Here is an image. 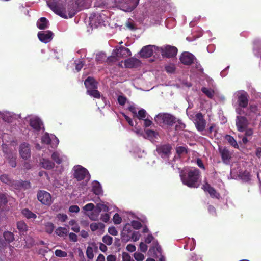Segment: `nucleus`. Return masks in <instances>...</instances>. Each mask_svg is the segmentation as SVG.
Returning <instances> with one entry per match:
<instances>
[{"label":"nucleus","instance_id":"nucleus-1","mask_svg":"<svg viewBox=\"0 0 261 261\" xmlns=\"http://www.w3.org/2000/svg\"><path fill=\"white\" fill-rule=\"evenodd\" d=\"M180 179L184 185L188 187L197 188L200 184V171L197 168L190 169L187 172L181 171L179 173Z\"/></svg>","mask_w":261,"mask_h":261},{"label":"nucleus","instance_id":"nucleus-2","mask_svg":"<svg viewBox=\"0 0 261 261\" xmlns=\"http://www.w3.org/2000/svg\"><path fill=\"white\" fill-rule=\"evenodd\" d=\"M73 176L77 181L85 179L88 182L90 179V174L88 170L80 165H75L72 169Z\"/></svg>","mask_w":261,"mask_h":261},{"label":"nucleus","instance_id":"nucleus-3","mask_svg":"<svg viewBox=\"0 0 261 261\" xmlns=\"http://www.w3.org/2000/svg\"><path fill=\"white\" fill-rule=\"evenodd\" d=\"M172 147L170 144H160L156 146V151L163 159H169L172 153Z\"/></svg>","mask_w":261,"mask_h":261},{"label":"nucleus","instance_id":"nucleus-4","mask_svg":"<svg viewBox=\"0 0 261 261\" xmlns=\"http://www.w3.org/2000/svg\"><path fill=\"white\" fill-rule=\"evenodd\" d=\"M158 119L161 120L160 123L168 126H172L177 122V118L169 113L159 114L156 116Z\"/></svg>","mask_w":261,"mask_h":261},{"label":"nucleus","instance_id":"nucleus-5","mask_svg":"<svg viewBox=\"0 0 261 261\" xmlns=\"http://www.w3.org/2000/svg\"><path fill=\"white\" fill-rule=\"evenodd\" d=\"M48 6L55 14L62 18H68L66 7L63 4H57V3L53 2L49 4Z\"/></svg>","mask_w":261,"mask_h":261},{"label":"nucleus","instance_id":"nucleus-6","mask_svg":"<svg viewBox=\"0 0 261 261\" xmlns=\"http://www.w3.org/2000/svg\"><path fill=\"white\" fill-rule=\"evenodd\" d=\"M160 50L163 57L173 58L176 56L178 50L176 46L166 45L161 47Z\"/></svg>","mask_w":261,"mask_h":261},{"label":"nucleus","instance_id":"nucleus-7","mask_svg":"<svg viewBox=\"0 0 261 261\" xmlns=\"http://www.w3.org/2000/svg\"><path fill=\"white\" fill-rule=\"evenodd\" d=\"M235 124L239 132H244L245 128L248 127L249 122L244 116H237L236 118Z\"/></svg>","mask_w":261,"mask_h":261},{"label":"nucleus","instance_id":"nucleus-8","mask_svg":"<svg viewBox=\"0 0 261 261\" xmlns=\"http://www.w3.org/2000/svg\"><path fill=\"white\" fill-rule=\"evenodd\" d=\"M37 197L39 201L42 204L45 205H50L52 203V197L48 192L40 190L37 193Z\"/></svg>","mask_w":261,"mask_h":261},{"label":"nucleus","instance_id":"nucleus-9","mask_svg":"<svg viewBox=\"0 0 261 261\" xmlns=\"http://www.w3.org/2000/svg\"><path fill=\"white\" fill-rule=\"evenodd\" d=\"M194 121L197 129L199 132H203L205 128L206 122L202 114L200 112L197 113L195 115Z\"/></svg>","mask_w":261,"mask_h":261},{"label":"nucleus","instance_id":"nucleus-10","mask_svg":"<svg viewBox=\"0 0 261 261\" xmlns=\"http://www.w3.org/2000/svg\"><path fill=\"white\" fill-rule=\"evenodd\" d=\"M237 103L243 108H247L249 104V96L246 92H239L237 95Z\"/></svg>","mask_w":261,"mask_h":261},{"label":"nucleus","instance_id":"nucleus-11","mask_svg":"<svg viewBox=\"0 0 261 261\" xmlns=\"http://www.w3.org/2000/svg\"><path fill=\"white\" fill-rule=\"evenodd\" d=\"M194 55L188 52L182 53L179 57L181 63L185 65H191L194 62Z\"/></svg>","mask_w":261,"mask_h":261},{"label":"nucleus","instance_id":"nucleus-12","mask_svg":"<svg viewBox=\"0 0 261 261\" xmlns=\"http://www.w3.org/2000/svg\"><path fill=\"white\" fill-rule=\"evenodd\" d=\"M53 35L51 31H41L38 33V38L41 42L48 43L52 40Z\"/></svg>","mask_w":261,"mask_h":261},{"label":"nucleus","instance_id":"nucleus-13","mask_svg":"<svg viewBox=\"0 0 261 261\" xmlns=\"http://www.w3.org/2000/svg\"><path fill=\"white\" fill-rule=\"evenodd\" d=\"M219 152L221 154V159L225 164H228L232 158V153L227 148L219 147Z\"/></svg>","mask_w":261,"mask_h":261},{"label":"nucleus","instance_id":"nucleus-14","mask_svg":"<svg viewBox=\"0 0 261 261\" xmlns=\"http://www.w3.org/2000/svg\"><path fill=\"white\" fill-rule=\"evenodd\" d=\"M19 153L22 158L24 160H27L31 156L30 145L25 143L20 144L19 146Z\"/></svg>","mask_w":261,"mask_h":261},{"label":"nucleus","instance_id":"nucleus-15","mask_svg":"<svg viewBox=\"0 0 261 261\" xmlns=\"http://www.w3.org/2000/svg\"><path fill=\"white\" fill-rule=\"evenodd\" d=\"M202 189H203L204 192H208L212 198L219 199L220 196V194L216 191V190L211 187V185L207 182L202 185Z\"/></svg>","mask_w":261,"mask_h":261},{"label":"nucleus","instance_id":"nucleus-16","mask_svg":"<svg viewBox=\"0 0 261 261\" xmlns=\"http://www.w3.org/2000/svg\"><path fill=\"white\" fill-rule=\"evenodd\" d=\"M155 46L149 45L142 47L140 51V56L141 57L149 58L152 56L153 51V47Z\"/></svg>","mask_w":261,"mask_h":261},{"label":"nucleus","instance_id":"nucleus-17","mask_svg":"<svg viewBox=\"0 0 261 261\" xmlns=\"http://www.w3.org/2000/svg\"><path fill=\"white\" fill-rule=\"evenodd\" d=\"M84 85L87 89V93H88L89 91L90 90L97 89V82L92 77L89 76L87 77L84 82Z\"/></svg>","mask_w":261,"mask_h":261},{"label":"nucleus","instance_id":"nucleus-18","mask_svg":"<svg viewBox=\"0 0 261 261\" xmlns=\"http://www.w3.org/2000/svg\"><path fill=\"white\" fill-rule=\"evenodd\" d=\"M141 64V61L136 58H129L124 61V65L126 68H133L138 66Z\"/></svg>","mask_w":261,"mask_h":261},{"label":"nucleus","instance_id":"nucleus-19","mask_svg":"<svg viewBox=\"0 0 261 261\" xmlns=\"http://www.w3.org/2000/svg\"><path fill=\"white\" fill-rule=\"evenodd\" d=\"M116 55L117 57H127L132 55L131 51L128 48L124 46H120L119 49L116 51Z\"/></svg>","mask_w":261,"mask_h":261},{"label":"nucleus","instance_id":"nucleus-20","mask_svg":"<svg viewBox=\"0 0 261 261\" xmlns=\"http://www.w3.org/2000/svg\"><path fill=\"white\" fill-rule=\"evenodd\" d=\"M30 124L31 127L38 132L41 128L42 122L38 118H33L31 119Z\"/></svg>","mask_w":261,"mask_h":261},{"label":"nucleus","instance_id":"nucleus-21","mask_svg":"<svg viewBox=\"0 0 261 261\" xmlns=\"http://www.w3.org/2000/svg\"><path fill=\"white\" fill-rule=\"evenodd\" d=\"M48 21L45 17H41L37 22V27L40 30H44L47 28Z\"/></svg>","mask_w":261,"mask_h":261},{"label":"nucleus","instance_id":"nucleus-22","mask_svg":"<svg viewBox=\"0 0 261 261\" xmlns=\"http://www.w3.org/2000/svg\"><path fill=\"white\" fill-rule=\"evenodd\" d=\"M0 180L3 183L11 186H16L15 181L10 179L7 175H2L0 177Z\"/></svg>","mask_w":261,"mask_h":261},{"label":"nucleus","instance_id":"nucleus-23","mask_svg":"<svg viewBox=\"0 0 261 261\" xmlns=\"http://www.w3.org/2000/svg\"><path fill=\"white\" fill-rule=\"evenodd\" d=\"M92 191L96 195H99L102 192V188L99 181H94L92 184Z\"/></svg>","mask_w":261,"mask_h":261},{"label":"nucleus","instance_id":"nucleus-24","mask_svg":"<svg viewBox=\"0 0 261 261\" xmlns=\"http://www.w3.org/2000/svg\"><path fill=\"white\" fill-rule=\"evenodd\" d=\"M21 213L23 216L27 218L28 219H35L37 218V215L35 213L32 212L28 208H23L21 211Z\"/></svg>","mask_w":261,"mask_h":261},{"label":"nucleus","instance_id":"nucleus-25","mask_svg":"<svg viewBox=\"0 0 261 261\" xmlns=\"http://www.w3.org/2000/svg\"><path fill=\"white\" fill-rule=\"evenodd\" d=\"M69 232V228L59 227L55 230L57 235L60 237H64L68 234Z\"/></svg>","mask_w":261,"mask_h":261},{"label":"nucleus","instance_id":"nucleus-26","mask_svg":"<svg viewBox=\"0 0 261 261\" xmlns=\"http://www.w3.org/2000/svg\"><path fill=\"white\" fill-rule=\"evenodd\" d=\"M17 227L19 231L21 233L26 232L28 230V226L24 221H17Z\"/></svg>","mask_w":261,"mask_h":261},{"label":"nucleus","instance_id":"nucleus-27","mask_svg":"<svg viewBox=\"0 0 261 261\" xmlns=\"http://www.w3.org/2000/svg\"><path fill=\"white\" fill-rule=\"evenodd\" d=\"M224 138L228 142V143L231 145L234 148H239V146L233 137L227 135L224 137Z\"/></svg>","mask_w":261,"mask_h":261},{"label":"nucleus","instance_id":"nucleus-28","mask_svg":"<svg viewBox=\"0 0 261 261\" xmlns=\"http://www.w3.org/2000/svg\"><path fill=\"white\" fill-rule=\"evenodd\" d=\"M41 164L42 167L47 169H52L55 166V164L52 161L46 159H43Z\"/></svg>","mask_w":261,"mask_h":261},{"label":"nucleus","instance_id":"nucleus-29","mask_svg":"<svg viewBox=\"0 0 261 261\" xmlns=\"http://www.w3.org/2000/svg\"><path fill=\"white\" fill-rule=\"evenodd\" d=\"M145 133L149 139H154L159 136L158 132L153 129H146L145 130Z\"/></svg>","mask_w":261,"mask_h":261},{"label":"nucleus","instance_id":"nucleus-30","mask_svg":"<svg viewBox=\"0 0 261 261\" xmlns=\"http://www.w3.org/2000/svg\"><path fill=\"white\" fill-rule=\"evenodd\" d=\"M3 237L8 243L12 242L14 240V237L13 232L11 231H4L3 232Z\"/></svg>","mask_w":261,"mask_h":261},{"label":"nucleus","instance_id":"nucleus-31","mask_svg":"<svg viewBox=\"0 0 261 261\" xmlns=\"http://www.w3.org/2000/svg\"><path fill=\"white\" fill-rule=\"evenodd\" d=\"M15 184H16L15 187H16V186H17L18 188L22 187V188H24L25 189H29L31 187V184H30V181H23V180L17 181H16Z\"/></svg>","mask_w":261,"mask_h":261},{"label":"nucleus","instance_id":"nucleus-32","mask_svg":"<svg viewBox=\"0 0 261 261\" xmlns=\"http://www.w3.org/2000/svg\"><path fill=\"white\" fill-rule=\"evenodd\" d=\"M7 195L6 193H0V208L4 207L8 203Z\"/></svg>","mask_w":261,"mask_h":261},{"label":"nucleus","instance_id":"nucleus-33","mask_svg":"<svg viewBox=\"0 0 261 261\" xmlns=\"http://www.w3.org/2000/svg\"><path fill=\"white\" fill-rule=\"evenodd\" d=\"M68 13L69 18L73 17L76 13V6L74 5L73 3H72L71 4L68 5Z\"/></svg>","mask_w":261,"mask_h":261},{"label":"nucleus","instance_id":"nucleus-34","mask_svg":"<svg viewBox=\"0 0 261 261\" xmlns=\"http://www.w3.org/2000/svg\"><path fill=\"white\" fill-rule=\"evenodd\" d=\"M7 157L9 158V163L10 164V166L14 168L17 165L16 163V157L14 154L11 153V154H7Z\"/></svg>","mask_w":261,"mask_h":261},{"label":"nucleus","instance_id":"nucleus-35","mask_svg":"<svg viewBox=\"0 0 261 261\" xmlns=\"http://www.w3.org/2000/svg\"><path fill=\"white\" fill-rule=\"evenodd\" d=\"M201 91L208 98H212L214 96L215 92L211 89H207L205 87H203Z\"/></svg>","mask_w":261,"mask_h":261},{"label":"nucleus","instance_id":"nucleus-36","mask_svg":"<svg viewBox=\"0 0 261 261\" xmlns=\"http://www.w3.org/2000/svg\"><path fill=\"white\" fill-rule=\"evenodd\" d=\"M104 226L105 225L102 223H92L90 225V228L92 231H95L99 228H103Z\"/></svg>","mask_w":261,"mask_h":261},{"label":"nucleus","instance_id":"nucleus-37","mask_svg":"<svg viewBox=\"0 0 261 261\" xmlns=\"http://www.w3.org/2000/svg\"><path fill=\"white\" fill-rule=\"evenodd\" d=\"M147 113L146 110L144 109H141L139 110L136 117L138 118L139 120H144V119L147 116Z\"/></svg>","mask_w":261,"mask_h":261},{"label":"nucleus","instance_id":"nucleus-38","mask_svg":"<svg viewBox=\"0 0 261 261\" xmlns=\"http://www.w3.org/2000/svg\"><path fill=\"white\" fill-rule=\"evenodd\" d=\"M176 153L178 155L181 156L183 154L188 153V148L186 147H182V146H179L176 147Z\"/></svg>","mask_w":261,"mask_h":261},{"label":"nucleus","instance_id":"nucleus-39","mask_svg":"<svg viewBox=\"0 0 261 261\" xmlns=\"http://www.w3.org/2000/svg\"><path fill=\"white\" fill-rule=\"evenodd\" d=\"M86 255L87 258L89 259H93V248L92 246H88L86 250Z\"/></svg>","mask_w":261,"mask_h":261},{"label":"nucleus","instance_id":"nucleus-40","mask_svg":"<svg viewBox=\"0 0 261 261\" xmlns=\"http://www.w3.org/2000/svg\"><path fill=\"white\" fill-rule=\"evenodd\" d=\"M245 108L241 107V106L238 105V107L235 109V111L239 114V116H242V115H244V116H249V114L245 111L244 109Z\"/></svg>","mask_w":261,"mask_h":261},{"label":"nucleus","instance_id":"nucleus-41","mask_svg":"<svg viewBox=\"0 0 261 261\" xmlns=\"http://www.w3.org/2000/svg\"><path fill=\"white\" fill-rule=\"evenodd\" d=\"M90 96H92L94 98H100V93L97 89H93L89 91L88 93Z\"/></svg>","mask_w":261,"mask_h":261},{"label":"nucleus","instance_id":"nucleus-42","mask_svg":"<svg viewBox=\"0 0 261 261\" xmlns=\"http://www.w3.org/2000/svg\"><path fill=\"white\" fill-rule=\"evenodd\" d=\"M51 158L57 164H60L62 162V160L60 158L58 152H53L51 154Z\"/></svg>","mask_w":261,"mask_h":261},{"label":"nucleus","instance_id":"nucleus-43","mask_svg":"<svg viewBox=\"0 0 261 261\" xmlns=\"http://www.w3.org/2000/svg\"><path fill=\"white\" fill-rule=\"evenodd\" d=\"M102 242L108 245H110L113 243V238L109 235L103 236L102 237Z\"/></svg>","mask_w":261,"mask_h":261},{"label":"nucleus","instance_id":"nucleus-44","mask_svg":"<svg viewBox=\"0 0 261 261\" xmlns=\"http://www.w3.org/2000/svg\"><path fill=\"white\" fill-rule=\"evenodd\" d=\"M176 68L173 64L165 66V71L167 73H173L175 71Z\"/></svg>","mask_w":261,"mask_h":261},{"label":"nucleus","instance_id":"nucleus-45","mask_svg":"<svg viewBox=\"0 0 261 261\" xmlns=\"http://www.w3.org/2000/svg\"><path fill=\"white\" fill-rule=\"evenodd\" d=\"M54 228V225L52 223H48L45 225V231L49 233H51Z\"/></svg>","mask_w":261,"mask_h":261},{"label":"nucleus","instance_id":"nucleus-46","mask_svg":"<svg viewBox=\"0 0 261 261\" xmlns=\"http://www.w3.org/2000/svg\"><path fill=\"white\" fill-rule=\"evenodd\" d=\"M51 141L48 133H45L42 137V142L46 144H50Z\"/></svg>","mask_w":261,"mask_h":261},{"label":"nucleus","instance_id":"nucleus-47","mask_svg":"<svg viewBox=\"0 0 261 261\" xmlns=\"http://www.w3.org/2000/svg\"><path fill=\"white\" fill-rule=\"evenodd\" d=\"M131 225L136 229H139L142 227V223L137 220H133L131 222Z\"/></svg>","mask_w":261,"mask_h":261},{"label":"nucleus","instance_id":"nucleus-48","mask_svg":"<svg viewBox=\"0 0 261 261\" xmlns=\"http://www.w3.org/2000/svg\"><path fill=\"white\" fill-rule=\"evenodd\" d=\"M55 253L56 256L58 257H64L67 256V253L61 250H56Z\"/></svg>","mask_w":261,"mask_h":261},{"label":"nucleus","instance_id":"nucleus-49","mask_svg":"<svg viewBox=\"0 0 261 261\" xmlns=\"http://www.w3.org/2000/svg\"><path fill=\"white\" fill-rule=\"evenodd\" d=\"M127 98L124 96H119L117 98V101L118 103L121 106H124L125 105L127 101Z\"/></svg>","mask_w":261,"mask_h":261},{"label":"nucleus","instance_id":"nucleus-50","mask_svg":"<svg viewBox=\"0 0 261 261\" xmlns=\"http://www.w3.org/2000/svg\"><path fill=\"white\" fill-rule=\"evenodd\" d=\"M114 223L115 224H119L122 221L121 217L118 213H115L113 217Z\"/></svg>","mask_w":261,"mask_h":261},{"label":"nucleus","instance_id":"nucleus-51","mask_svg":"<svg viewBox=\"0 0 261 261\" xmlns=\"http://www.w3.org/2000/svg\"><path fill=\"white\" fill-rule=\"evenodd\" d=\"M134 256L135 259L137 261H142L144 259V255L140 252H135Z\"/></svg>","mask_w":261,"mask_h":261},{"label":"nucleus","instance_id":"nucleus-52","mask_svg":"<svg viewBox=\"0 0 261 261\" xmlns=\"http://www.w3.org/2000/svg\"><path fill=\"white\" fill-rule=\"evenodd\" d=\"M80 211V207L77 205H72L69 207V211L72 213H78Z\"/></svg>","mask_w":261,"mask_h":261},{"label":"nucleus","instance_id":"nucleus-53","mask_svg":"<svg viewBox=\"0 0 261 261\" xmlns=\"http://www.w3.org/2000/svg\"><path fill=\"white\" fill-rule=\"evenodd\" d=\"M106 58V54L104 53H100L97 55L96 60L97 61L102 62Z\"/></svg>","mask_w":261,"mask_h":261},{"label":"nucleus","instance_id":"nucleus-54","mask_svg":"<svg viewBox=\"0 0 261 261\" xmlns=\"http://www.w3.org/2000/svg\"><path fill=\"white\" fill-rule=\"evenodd\" d=\"M94 208V205L93 203H88L83 207V209L86 211H92Z\"/></svg>","mask_w":261,"mask_h":261},{"label":"nucleus","instance_id":"nucleus-55","mask_svg":"<svg viewBox=\"0 0 261 261\" xmlns=\"http://www.w3.org/2000/svg\"><path fill=\"white\" fill-rule=\"evenodd\" d=\"M57 218L59 220H60L62 222H65L67 219V216L65 214H63V213H59L57 215Z\"/></svg>","mask_w":261,"mask_h":261},{"label":"nucleus","instance_id":"nucleus-56","mask_svg":"<svg viewBox=\"0 0 261 261\" xmlns=\"http://www.w3.org/2000/svg\"><path fill=\"white\" fill-rule=\"evenodd\" d=\"M244 132H245V136L247 137L252 136L253 133V129L248 127L245 128Z\"/></svg>","mask_w":261,"mask_h":261},{"label":"nucleus","instance_id":"nucleus-57","mask_svg":"<svg viewBox=\"0 0 261 261\" xmlns=\"http://www.w3.org/2000/svg\"><path fill=\"white\" fill-rule=\"evenodd\" d=\"M2 118L3 119L4 121L10 122L12 121V117L9 116H8L7 114H2L1 116Z\"/></svg>","mask_w":261,"mask_h":261},{"label":"nucleus","instance_id":"nucleus-58","mask_svg":"<svg viewBox=\"0 0 261 261\" xmlns=\"http://www.w3.org/2000/svg\"><path fill=\"white\" fill-rule=\"evenodd\" d=\"M69 238L73 242H76L77 241V236L76 233L70 232L69 234Z\"/></svg>","mask_w":261,"mask_h":261},{"label":"nucleus","instance_id":"nucleus-59","mask_svg":"<svg viewBox=\"0 0 261 261\" xmlns=\"http://www.w3.org/2000/svg\"><path fill=\"white\" fill-rule=\"evenodd\" d=\"M108 232L112 236H117L118 234V231L115 227H109Z\"/></svg>","mask_w":261,"mask_h":261},{"label":"nucleus","instance_id":"nucleus-60","mask_svg":"<svg viewBox=\"0 0 261 261\" xmlns=\"http://www.w3.org/2000/svg\"><path fill=\"white\" fill-rule=\"evenodd\" d=\"M123 261H130L131 260V256L127 252H123L122 254Z\"/></svg>","mask_w":261,"mask_h":261},{"label":"nucleus","instance_id":"nucleus-61","mask_svg":"<svg viewBox=\"0 0 261 261\" xmlns=\"http://www.w3.org/2000/svg\"><path fill=\"white\" fill-rule=\"evenodd\" d=\"M129 111L133 114V117H135L137 116V112L136 108L134 106H130L128 107Z\"/></svg>","mask_w":261,"mask_h":261},{"label":"nucleus","instance_id":"nucleus-62","mask_svg":"<svg viewBox=\"0 0 261 261\" xmlns=\"http://www.w3.org/2000/svg\"><path fill=\"white\" fill-rule=\"evenodd\" d=\"M193 64L194 65V67L196 69L200 70L201 69V66L200 65V63L199 61H198L196 58L195 57V60L194 62H193Z\"/></svg>","mask_w":261,"mask_h":261},{"label":"nucleus","instance_id":"nucleus-63","mask_svg":"<svg viewBox=\"0 0 261 261\" xmlns=\"http://www.w3.org/2000/svg\"><path fill=\"white\" fill-rule=\"evenodd\" d=\"M139 248L142 252H145L147 250L148 247L144 243H141L139 245Z\"/></svg>","mask_w":261,"mask_h":261},{"label":"nucleus","instance_id":"nucleus-64","mask_svg":"<svg viewBox=\"0 0 261 261\" xmlns=\"http://www.w3.org/2000/svg\"><path fill=\"white\" fill-rule=\"evenodd\" d=\"M126 249L128 251L133 252L135 251L136 247H135V245L129 244H127Z\"/></svg>","mask_w":261,"mask_h":261}]
</instances>
